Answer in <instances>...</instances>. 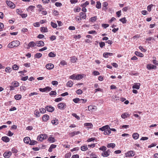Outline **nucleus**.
I'll return each instance as SVG.
<instances>
[{
	"label": "nucleus",
	"instance_id": "1",
	"mask_svg": "<svg viewBox=\"0 0 158 158\" xmlns=\"http://www.w3.org/2000/svg\"><path fill=\"white\" fill-rule=\"evenodd\" d=\"M20 44V42L18 40H15L10 43L7 45L9 48H12L18 46Z\"/></svg>",
	"mask_w": 158,
	"mask_h": 158
},
{
	"label": "nucleus",
	"instance_id": "2",
	"mask_svg": "<svg viewBox=\"0 0 158 158\" xmlns=\"http://www.w3.org/2000/svg\"><path fill=\"white\" fill-rule=\"evenodd\" d=\"M135 154V152L131 150L125 153L126 157H133Z\"/></svg>",
	"mask_w": 158,
	"mask_h": 158
},
{
	"label": "nucleus",
	"instance_id": "3",
	"mask_svg": "<svg viewBox=\"0 0 158 158\" xmlns=\"http://www.w3.org/2000/svg\"><path fill=\"white\" fill-rule=\"evenodd\" d=\"M57 107L60 110H64L66 108V105L65 103H60L58 104Z\"/></svg>",
	"mask_w": 158,
	"mask_h": 158
},
{
	"label": "nucleus",
	"instance_id": "4",
	"mask_svg": "<svg viewBox=\"0 0 158 158\" xmlns=\"http://www.w3.org/2000/svg\"><path fill=\"white\" fill-rule=\"evenodd\" d=\"M47 137V135L46 134H42L38 136L37 139L39 140L42 141L44 139H46Z\"/></svg>",
	"mask_w": 158,
	"mask_h": 158
},
{
	"label": "nucleus",
	"instance_id": "5",
	"mask_svg": "<svg viewBox=\"0 0 158 158\" xmlns=\"http://www.w3.org/2000/svg\"><path fill=\"white\" fill-rule=\"evenodd\" d=\"M6 3L7 5L11 8H14L15 6V4L12 2L10 1H6Z\"/></svg>",
	"mask_w": 158,
	"mask_h": 158
},
{
	"label": "nucleus",
	"instance_id": "6",
	"mask_svg": "<svg viewBox=\"0 0 158 158\" xmlns=\"http://www.w3.org/2000/svg\"><path fill=\"white\" fill-rule=\"evenodd\" d=\"M39 89L41 92H45L46 91H49L52 89L51 88L47 86L44 88H40Z\"/></svg>",
	"mask_w": 158,
	"mask_h": 158
},
{
	"label": "nucleus",
	"instance_id": "7",
	"mask_svg": "<svg viewBox=\"0 0 158 158\" xmlns=\"http://www.w3.org/2000/svg\"><path fill=\"white\" fill-rule=\"evenodd\" d=\"M11 154L12 153L10 151H8L3 154V156L5 158H8L11 155Z\"/></svg>",
	"mask_w": 158,
	"mask_h": 158
},
{
	"label": "nucleus",
	"instance_id": "8",
	"mask_svg": "<svg viewBox=\"0 0 158 158\" xmlns=\"http://www.w3.org/2000/svg\"><path fill=\"white\" fill-rule=\"evenodd\" d=\"M45 108L46 110L49 112H52L54 110V108L51 106H47Z\"/></svg>",
	"mask_w": 158,
	"mask_h": 158
},
{
	"label": "nucleus",
	"instance_id": "9",
	"mask_svg": "<svg viewBox=\"0 0 158 158\" xmlns=\"http://www.w3.org/2000/svg\"><path fill=\"white\" fill-rule=\"evenodd\" d=\"M36 46L37 47L43 46L44 45V44L43 41H37L36 42Z\"/></svg>",
	"mask_w": 158,
	"mask_h": 158
},
{
	"label": "nucleus",
	"instance_id": "10",
	"mask_svg": "<svg viewBox=\"0 0 158 158\" xmlns=\"http://www.w3.org/2000/svg\"><path fill=\"white\" fill-rule=\"evenodd\" d=\"M46 68L48 69L51 70L54 67V65L52 63L47 64L45 66Z\"/></svg>",
	"mask_w": 158,
	"mask_h": 158
},
{
	"label": "nucleus",
	"instance_id": "11",
	"mask_svg": "<svg viewBox=\"0 0 158 158\" xmlns=\"http://www.w3.org/2000/svg\"><path fill=\"white\" fill-rule=\"evenodd\" d=\"M110 129V127L108 125H106L99 128V130L102 131H105L106 130Z\"/></svg>",
	"mask_w": 158,
	"mask_h": 158
},
{
	"label": "nucleus",
	"instance_id": "12",
	"mask_svg": "<svg viewBox=\"0 0 158 158\" xmlns=\"http://www.w3.org/2000/svg\"><path fill=\"white\" fill-rule=\"evenodd\" d=\"M36 46V42L35 43L34 41L30 42L27 45L28 48L30 47H33Z\"/></svg>",
	"mask_w": 158,
	"mask_h": 158
},
{
	"label": "nucleus",
	"instance_id": "13",
	"mask_svg": "<svg viewBox=\"0 0 158 158\" xmlns=\"http://www.w3.org/2000/svg\"><path fill=\"white\" fill-rule=\"evenodd\" d=\"M80 17L81 18V19H85L86 18V14L83 12H81L80 14Z\"/></svg>",
	"mask_w": 158,
	"mask_h": 158
},
{
	"label": "nucleus",
	"instance_id": "14",
	"mask_svg": "<svg viewBox=\"0 0 158 158\" xmlns=\"http://www.w3.org/2000/svg\"><path fill=\"white\" fill-rule=\"evenodd\" d=\"M140 85L139 83H135L132 86L133 89H139Z\"/></svg>",
	"mask_w": 158,
	"mask_h": 158
},
{
	"label": "nucleus",
	"instance_id": "15",
	"mask_svg": "<svg viewBox=\"0 0 158 158\" xmlns=\"http://www.w3.org/2000/svg\"><path fill=\"white\" fill-rule=\"evenodd\" d=\"M147 67V69L149 70H150L152 69H156V66L151 64H148Z\"/></svg>",
	"mask_w": 158,
	"mask_h": 158
},
{
	"label": "nucleus",
	"instance_id": "16",
	"mask_svg": "<svg viewBox=\"0 0 158 158\" xmlns=\"http://www.w3.org/2000/svg\"><path fill=\"white\" fill-rule=\"evenodd\" d=\"M49 119V117L47 114H44L43 115L42 119L44 122H46Z\"/></svg>",
	"mask_w": 158,
	"mask_h": 158
},
{
	"label": "nucleus",
	"instance_id": "17",
	"mask_svg": "<svg viewBox=\"0 0 158 158\" xmlns=\"http://www.w3.org/2000/svg\"><path fill=\"white\" fill-rule=\"evenodd\" d=\"M113 55V53H109V52H105L103 54V56L106 58H107L109 56H111Z\"/></svg>",
	"mask_w": 158,
	"mask_h": 158
},
{
	"label": "nucleus",
	"instance_id": "18",
	"mask_svg": "<svg viewBox=\"0 0 158 158\" xmlns=\"http://www.w3.org/2000/svg\"><path fill=\"white\" fill-rule=\"evenodd\" d=\"M23 141L25 143L27 144H29L30 143L29 142L31 141V139L29 137H26L24 138Z\"/></svg>",
	"mask_w": 158,
	"mask_h": 158
},
{
	"label": "nucleus",
	"instance_id": "19",
	"mask_svg": "<svg viewBox=\"0 0 158 158\" xmlns=\"http://www.w3.org/2000/svg\"><path fill=\"white\" fill-rule=\"evenodd\" d=\"M130 116V114H128L127 113H125L123 114H122L121 117L122 118L125 119L127 117Z\"/></svg>",
	"mask_w": 158,
	"mask_h": 158
},
{
	"label": "nucleus",
	"instance_id": "20",
	"mask_svg": "<svg viewBox=\"0 0 158 158\" xmlns=\"http://www.w3.org/2000/svg\"><path fill=\"white\" fill-rule=\"evenodd\" d=\"M2 140L6 142H8L10 141L9 138L7 136H3L2 137Z\"/></svg>",
	"mask_w": 158,
	"mask_h": 158
},
{
	"label": "nucleus",
	"instance_id": "21",
	"mask_svg": "<svg viewBox=\"0 0 158 158\" xmlns=\"http://www.w3.org/2000/svg\"><path fill=\"white\" fill-rule=\"evenodd\" d=\"M139 136V134L137 133H134L132 135V137L135 139H137Z\"/></svg>",
	"mask_w": 158,
	"mask_h": 158
},
{
	"label": "nucleus",
	"instance_id": "22",
	"mask_svg": "<svg viewBox=\"0 0 158 158\" xmlns=\"http://www.w3.org/2000/svg\"><path fill=\"white\" fill-rule=\"evenodd\" d=\"M40 31L42 32H46L48 31L47 27H41L40 28Z\"/></svg>",
	"mask_w": 158,
	"mask_h": 158
},
{
	"label": "nucleus",
	"instance_id": "23",
	"mask_svg": "<svg viewBox=\"0 0 158 158\" xmlns=\"http://www.w3.org/2000/svg\"><path fill=\"white\" fill-rule=\"evenodd\" d=\"M83 78L82 75L81 74H78L76 75L75 79L77 80H80L82 79Z\"/></svg>",
	"mask_w": 158,
	"mask_h": 158
},
{
	"label": "nucleus",
	"instance_id": "24",
	"mask_svg": "<svg viewBox=\"0 0 158 158\" xmlns=\"http://www.w3.org/2000/svg\"><path fill=\"white\" fill-rule=\"evenodd\" d=\"M109 155V153H108V152H106V151L102 152L101 154L102 156L104 157H107Z\"/></svg>",
	"mask_w": 158,
	"mask_h": 158
},
{
	"label": "nucleus",
	"instance_id": "25",
	"mask_svg": "<svg viewBox=\"0 0 158 158\" xmlns=\"http://www.w3.org/2000/svg\"><path fill=\"white\" fill-rule=\"evenodd\" d=\"M135 54L137 56L139 57H143V55L142 53L138 51H135Z\"/></svg>",
	"mask_w": 158,
	"mask_h": 158
},
{
	"label": "nucleus",
	"instance_id": "26",
	"mask_svg": "<svg viewBox=\"0 0 158 158\" xmlns=\"http://www.w3.org/2000/svg\"><path fill=\"white\" fill-rule=\"evenodd\" d=\"M80 133L79 131H74L70 134V136L71 137H73L75 135H77Z\"/></svg>",
	"mask_w": 158,
	"mask_h": 158
},
{
	"label": "nucleus",
	"instance_id": "27",
	"mask_svg": "<svg viewBox=\"0 0 158 158\" xmlns=\"http://www.w3.org/2000/svg\"><path fill=\"white\" fill-rule=\"evenodd\" d=\"M88 149L86 145H84L81 146V149L82 151H86Z\"/></svg>",
	"mask_w": 158,
	"mask_h": 158
},
{
	"label": "nucleus",
	"instance_id": "28",
	"mask_svg": "<svg viewBox=\"0 0 158 158\" xmlns=\"http://www.w3.org/2000/svg\"><path fill=\"white\" fill-rule=\"evenodd\" d=\"M115 146V144L114 143H110L108 144L107 147L108 148L111 147L112 148H114Z\"/></svg>",
	"mask_w": 158,
	"mask_h": 158
},
{
	"label": "nucleus",
	"instance_id": "29",
	"mask_svg": "<svg viewBox=\"0 0 158 158\" xmlns=\"http://www.w3.org/2000/svg\"><path fill=\"white\" fill-rule=\"evenodd\" d=\"M52 123L54 125H57L58 124V120L56 119L52 121Z\"/></svg>",
	"mask_w": 158,
	"mask_h": 158
},
{
	"label": "nucleus",
	"instance_id": "30",
	"mask_svg": "<svg viewBox=\"0 0 158 158\" xmlns=\"http://www.w3.org/2000/svg\"><path fill=\"white\" fill-rule=\"evenodd\" d=\"M48 140L51 143H53L55 142L56 140L54 137H50L48 138Z\"/></svg>",
	"mask_w": 158,
	"mask_h": 158
},
{
	"label": "nucleus",
	"instance_id": "31",
	"mask_svg": "<svg viewBox=\"0 0 158 158\" xmlns=\"http://www.w3.org/2000/svg\"><path fill=\"white\" fill-rule=\"evenodd\" d=\"M42 56V54L41 53H37L35 55V57L36 58H40Z\"/></svg>",
	"mask_w": 158,
	"mask_h": 158
},
{
	"label": "nucleus",
	"instance_id": "32",
	"mask_svg": "<svg viewBox=\"0 0 158 158\" xmlns=\"http://www.w3.org/2000/svg\"><path fill=\"white\" fill-rule=\"evenodd\" d=\"M97 4L96 6V7L98 9H99L101 8V3L99 1H98L97 2Z\"/></svg>",
	"mask_w": 158,
	"mask_h": 158
},
{
	"label": "nucleus",
	"instance_id": "33",
	"mask_svg": "<svg viewBox=\"0 0 158 158\" xmlns=\"http://www.w3.org/2000/svg\"><path fill=\"white\" fill-rule=\"evenodd\" d=\"M34 114L36 116V117H39L40 115V113L37 110H35L34 111Z\"/></svg>",
	"mask_w": 158,
	"mask_h": 158
},
{
	"label": "nucleus",
	"instance_id": "34",
	"mask_svg": "<svg viewBox=\"0 0 158 158\" xmlns=\"http://www.w3.org/2000/svg\"><path fill=\"white\" fill-rule=\"evenodd\" d=\"M15 98L17 100H19L21 99V95L20 94H16L15 96Z\"/></svg>",
	"mask_w": 158,
	"mask_h": 158
},
{
	"label": "nucleus",
	"instance_id": "35",
	"mask_svg": "<svg viewBox=\"0 0 158 158\" xmlns=\"http://www.w3.org/2000/svg\"><path fill=\"white\" fill-rule=\"evenodd\" d=\"M37 143V142L34 140H31V141H30V143L29 144L31 145H33L35 144H36Z\"/></svg>",
	"mask_w": 158,
	"mask_h": 158
},
{
	"label": "nucleus",
	"instance_id": "36",
	"mask_svg": "<svg viewBox=\"0 0 158 158\" xmlns=\"http://www.w3.org/2000/svg\"><path fill=\"white\" fill-rule=\"evenodd\" d=\"M111 133V131L109 129H107L104 132V134L105 135H108Z\"/></svg>",
	"mask_w": 158,
	"mask_h": 158
},
{
	"label": "nucleus",
	"instance_id": "37",
	"mask_svg": "<svg viewBox=\"0 0 158 158\" xmlns=\"http://www.w3.org/2000/svg\"><path fill=\"white\" fill-rule=\"evenodd\" d=\"M19 68V66L16 64H15L12 66V68L14 70H17Z\"/></svg>",
	"mask_w": 158,
	"mask_h": 158
},
{
	"label": "nucleus",
	"instance_id": "38",
	"mask_svg": "<svg viewBox=\"0 0 158 158\" xmlns=\"http://www.w3.org/2000/svg\"><path fill=\"white\" fill-rule=\"evenodd\" d=\"M48 56L50 57H54L56 56V55L52 52H50L48 54Z\"/></svg>",
	"mask_w": 158,
	"mask_h": 158
},
{
	"label": "nucleus",
	"instance_id": "39",
	"mask_svg": "<svg viewBox=\"0 0 158 158\" xmlns=\"http://www.w3.org/2000/svg\"><path fill=\"white\" fill-rule=\"evenodd\" d=\"M107 148L105 146H102L99 148L100 150L102 151L103 152L105 151L106 150Z\"/></svg>",
	"mask_w": 158,
	"mask_h": 158
},
{
	"label": "nucleus",
	"instance_id": "40",
	"mask_svg": "<svg viewBox=\"0 0 158 158\" xmlns=\"http://www.w3.org/2000/svg\"><path fill=\"white\" fill-rule=\"evenodd\" d=\"M77 60V59L75 56H73L71 58V61L73 63L76 62Z\"/></svg>",
	"mask_w": 158,
	"mask_h": 158
},
{
	"label": "nucleus",
	"instance_id": "41",
	"mask_svg": "<svg viewBox=\"0 0 158 158\" xmlns=\"http://www.w3.org/2000/svg\"><path fill=\"white\" fill-rule=\"evenodd\" d=\"M119 21L123 23H126L127 21L125 17L120 19Z\"/></svg>",
	"mask_w": 158,
	"mask_h": 158
},
{
	"label": "nucleus",
	"instance_id": "42",
	"mask_svg": "<svg viewBox=\"0 0 158 158\" xmlns=\"http://www.w3.org/2000/svg\"><path fill=\"white\" fill-rule=\"evenodd\" d=\"M35 8V6H30L28 7L27 9V10H30L31 11H32Z\"/></svg>",
	"mask_w": 158,
	"mask_h": 158
},
{
	"label": "nucleus",
	"instance_id": "43",
	"mask_svg": "<svg viewBox=\"0 0 158 158\" xmlns=\"http://www.w3.org/2000/svg\"><path fill=\"white\" fill-rule=\"evenodd\" d=\"M84 126L86 127H88L89 128H91L93 127V125L90 123H86L84 124Z\"/></svg>",
	"mask_w": 158,
	"mask_h": 158
},
{
	"label": "nucleus",
	"instance_id": "44",
	"mask_svg": "<svg viewBox=\"0 0 158 158\" xmlns=\"http://www.w3.org/2000/svg\"><path fill=\"white\" fill-rule=\"evenodd\" d=\"M51 25L53 28H56L57 27V25L56 23H55L52 22H51Z\"/></svg>",
	"mask_w": 158,
	"mask_h": 158
},
{
	"label": "nucleus",
	"instance_id": "45",
	"mask_svg": "<svg viewBox=\"0 0 158 158\" xmlns=\"http://www.w3.org/2000/svg\"><path fill=\"white\" fill-rule=\"evenodd\" d=\"M67 85L68 86L70 87L72 86L73 85V83L72 81H70L68 82Z\"/></svg>",
	"mask_w": 158,
	"mask_h": 158
},
{
	"label": "nucleus",
	"instance_id": "46",
	"mask_svg": "<svg viewBox=\"0 0 158 158\" xmlns=\"http://www.w3.org/2000/svg\"><path fill=\"white\" fill-rule=\"evenodd\" d=\"M12 85L14 87H17L19 86V83L17 81H15L12 83Z\"/></svg>",
	"mask_w": 158,
	"mask_h": 158
},
{
	"label": "nucleus",
	"instance_id": "47",
	"mask_svg": "<svg viewBox=\"0 0 158 158\" xmlns=\"http://www.w3.org/2000/svg\"><path fill=\"white\" fill-rule=\"evenodd\" d=\"M152 6H153V5L152 4L149 5L148 6H147V10L148 11L150 12L151 10L152 7Z\"/></svg>",
	"mask_w": 158,
	"mask_h": 158
},
{
	"label": "nucleus",
	"instance_id": "48",
	"mask_svg": "<svg viewBox=\"0 0 158 158\" xmlns=\"http://www.w3.org/2000/svg\"><path fill=\"white\" fill-rule=\"evenodd\" d=\"M5 71L6 72L10 73L11 71V68L9 67H6L5 69Z\"/></svg>",
	"mask_w": 158,
	"mask_h": 158
},
{
	"label": "nucleus",
	"instance_id": "49",
	"mask_svg": "<svg viewBox=\"0 0 158 158\" xmlns=\"http://www.w3.org/2000/svg\"><path fill=\"white\" fill-rule=\"evenodd\" d=\"M73 101L75 103H77L79 101H80V100L78 98H74L73 100Z\"/></svg>",
	"mask_w": 158,
	"mask_h": 158
},
{
	"label": "nucleus",
	"instance_id": "50",
	"mask_svg": "<svg viewBox=\"0 0 158 158\" xmlns=\"http://www.w3.org/2000/svg\"><path fill=\"white\" fill-rule=\"evenodd\" d=\"M76 93L78 94H81L83 93V92L81 89H78L76 91Z\"/></svg>",
	"mask_w": 158,
	"mask_h": 158
},
{
	"label": "nucleus",
	"instance_id": "51",
	"mask_svg": "<svg viewBox=\"0 0 158 158\" xmlns=\"http://www.w3.org/2000/svg\"><path fill=\"white\" fill-rule=\"evenodd\" d=\"M97 17L96 16H94L90 18V20L91 22L95 21L97 19Z\"/></svg>",
	"mask_w": 158,
	"mask_h": 158
},
{
	"label": "nucleus",
	"instance_id": "52",
	"mask_svg": "<svg viewBox=\"0 0 158 158\" xmlns=\"http://www.w3.org/2000/svg\"><path fill=\"white\" fill-rule=\"evenodd\" d=\"M72 115L75 118H76L77 119L79 120L80 119V117L77 115V114L74 113H73L72 114Z\"/></svg>",
	"mask_w": 158,
	"mask_h": 158
},
{
	"label": "nucleus",
	"instance_id": "53",
	"mask_svg": "<svg viewBox=\"0 0 158 158\" xmlns=\"http://www.w3.org/2000/svg\"><path fill=\"white\" fill-rule=\"evenodd\" d=\"M56 93L55 91H52L49 93L50 95L51 96L56 95Z\"/></svg>",
	"mask_w": 158,
	"mask_h": 158
},
{
	"label": "nucleus",
	"instance_id": "54",
	"mask_svg": "<svg viewBox=\"0 0 158 158\" xmlns=\"http://www.w3.org/2000/svg\"><path fill=\"white\" fill-rule=\"evenodd\" d=\"M89 4V2L88 1H86L85 3L81 5L82 7H85Z\"/></svg>",
	"mask_w": 158,
	"mask_h": 158
},
{
	"label": "nucleus",
	"instance_id": "55",
	"mask_svg": "<svg viewBox=\"0 0 158 158\" xmlns=\"http://www.w3.org/2000/svg\"><path fill=\"white\" fill-rule=\"evenodd\" d=\"M63 98H56L55 101L56 102H58L62 101L63 100Z\"/></svg>",
	"mask_w": 158,
	"mask_h": 158
},
{
	"label": "nucleus",
	"instance_id": "56",
	"mask_svg": "<svg viewBox=\"0 0 158 158\" xmlns=\"http://www.w3.org/2000/svg\"><path fill=\"white\" fill-rule=\"evenodd\" d=\"M99 45L101 48H102L105 46V43L104 42H101L99 43Z\"/></svg>",
	"mask_w": 158,
	"mask_h": 158
},
{
	"label": "nucleus",
	"instance_id": "57",
	"mask_svg": "<svg viewBox=\"0 0 158 158\" xmlns=\"http://www.w3.org/2000/svg\"><path fill=\"white\" fill-rule=\"evenodd\" d=\"M60 64L62 65H66L67 63L65 60H62L60 62Z\"/></svg>",
	"mask_w": 158,
	"mask_h": 158
},
{
	"label": "nucleus",
	"instance_id": "58",
	"mask_svg": "<svg viewBox=\"0 0 158 158\" xmlns=\"http://www.w3.org/2000/svg\"><path fill=\"white\" fill-rule=\"evenodd\" d=\"M76 77V74H73L69 77L70 79L74 80H76L75 77Z\"/></svg>",
	"mask_w": 158,
	"mask_h": 158
},
{
	"label": "nucleus",
	"instance_id": "59",
	"mask_svg": "<svg viewBox=\"0 0 158 158\" xmlns=\"http://www.w3.org/2000/svg\"><path fill=\"white\" fill-rule=\"evenodd\" d=\"M130 9V7L129 6H127L123 8L122 9V10L124 11H126L128 10L129 9Z\"/></svg>",
	"mask_w": 158,
	"mask_h": 158
},
{
	"label": "nucleus",
	"instance_id": "60",
	"mask_svg": "<svg viewBox=\"0 0 158 158\" xmlns=\"http://www.w3.org/2000/svg\"><path fill=\"white\" fill-rule=\"evenodd\" d=\"M11 152L13 153H16L18 152V150L16 149L13 148L11 149Z\"/></svg>",
	"mask_w": 158,
	"mask_h": 158
},
{
	"label": "nucleus",
	"instance_id": "61",
	"mask_svg": "<svg viewBox=\"0 0 158 158\" xmlns=\"http://www.w3.org/2000/svg\"><path fill=\"white\" fill-rule=\"evenodd\" d=\"M33 26L35 27H39L40 26V23L39 22H36L33 24Z\"/></svg>",
	"mask_w": 158,
	"mask_h": 158
},
{
	"label": "nucleus",
	"instance_id": "62",
	"mask_svg": "<svg viewBox=\"0 0 158 158\" xmlns=\"http://www.w3.org/2000/svg\"><path fill=\"white\" fill-rule=\"evenodd\" d=\"M16 13L19 15H20L22 13V10L19 9H17L16 10Z\"/></svg>",
	"mask_w": 158,
	"mask_h": 158
},
{
	"label": "nucleus",
	"instance_id": "63",
	"mask_svg": "<svg viewBox=\"0 0 158 158\" xmlns=\"http://www.w3.org/2000/svg\"><path fill=\"white\" fill-rule=\"evenodd\" d=\"M121 10H119L116 12V14L118 17H119L121 15Z\"/></svg>",
	"mask_w": 158,
	"mask_h": 158
},
{
	"label": "nucleus",
	"instance_id": "64",
	"mask_svg": "<svg viewBox=\"0 0 158 158\" xmlns=\"http://www.w3.org/2000/svg\"><path fill=\"white\" fill-rule=\"evenodd\" d=\"M71 156V154L69 153H68L65 154V158H69Z\"/></svg>",
	"mask_w": 158,
	"mask_h": 158
}]
</instances>
